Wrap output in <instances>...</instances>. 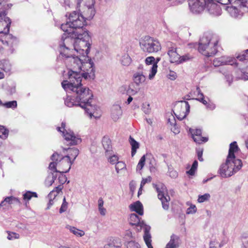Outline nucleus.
<instances>
[{"label":"nucleus","instance_id":"obj_1","mask_svg":"<svg viewBox=\"0 0 248 248\" xmlns=\"http://www.w3.org/2000/svg\"><path fill=\"white\" fill-rule=\"evenodd\" d=\"M68 79L62 82V86L68 93H72L71 96L67 95L64 100L65 105L68 107L79 106L85 110L92 118L95 110V107L92 105L93 94L89 88L81 84L82 73L72 67H68Z\"/></svg>","mask_w":248,"mask_h":248},{"label":"nucleus","instance_id":"obj_2","mask_svg":"<svg viewBox=\"0 0 248 248\" xmlns=\"http://www.w3.org/2000/svg\"><path fill=\"white\" fill-rule=\"evenodd\" d=\"M77 8L84 15L74 11L69 14L66 23L61 26L63 31H69L71 34L74 32H81V30H86L83 28L87 24L85 19H92L95 14V0H77Z\"/></svg>","mask_w":248,"mask_h":248},{"label":"nucleus","instance_id":"obj_3","mask_svg":"<svg viewBox=\"0 0 248 248\" xmlns=\"http://www.w3.org/2000/svg\"><path fill=\"white\" fill-rule=\"evenodd\" d=\"M67 67H72L74 70L82 71V77L86 79H93L95 77V70L93 63L91 60L88 59L86 62H83L81 56H76L65 61Z\"/></svg>","mask_w":248,"mask_h":248},{"label":"nucleus","instance_id":"obj_4","mask_svg":"<svg viewBox=\"0 0 248 248\" xmlns=\"http://www.w3.org/2000/svg\"><path fill=\"white\" fill-rule=\"evenodd\" d=\"M81 32H75L71 35L75 39L74 45V53L84 58L90 52L91 37L87 30H81Z\"/></svg>","mask_w":248,"mask_h":248},{"label":"nucleus","instance_id":"obj_5","mask_svg":"<svg viewBox=\"0 0 248 248\" xmlns=\"http://www.w3.org/2000/svg\"><path fill=\"white\" fill-rule=\"evenodd\" d=\"M219 37L211 32L205 33L199 43V51L206 57L214 56L217 52Z\"/></svg>","mask_w":248,"mask_h":248},{"label":"nucleus","instance_id":"obj_6","mask_svg":"<svg viewBox=\"0 0 248 248\" xmlns=\"http://www.w3.org/2000/svg\"><path fill=\"white\" fill-rule=\"evenodd\" d=\"M51 159L52 162L49 164V169L61 173L68 172L73 163V161L71 160L69 155L62 156L57 153H54L51 155Z\"/></svg>","mask_w":248,"mask_h":248},{"label":"nucleus","instance_id":"obj_7","mask_svg":"<svg viewBox=\"0 0 248 248\" xmlns=\"http://www.w3.org/2000/svg\"><path fill=\"white\" fill-rule=\"evenodd\" d=\"M64 32L60 44V54L65 57V62L71 58L75 57L76 55L74 53V49H73L75 41V38L71 36V33L69 31Z\"/></svg>","mask_w":248,"mask_h":248},{"label":"nucleus","instance_id":"obj_8","mask_svg":"<svg viewBox=\"0 0 248 248\" xmlns=\"http://www.w3.org/2000/svg\"><path fill=\"white\" fill-rule=\"evenodd\" d=\"M242 167V162L240 159L233 160L227 157L226 162L220 166L218 173L222 177H229L239 170Z\"/></svg>","mask_w":248,"mask_h":248},{"label":"nucleus","instance_id":"obj_9","mask_svg":"<svg viewBox=\"0 0 248 248\" xmlns=\"http://www.w3.org/2000/svg\"><path fill=\"white\" fill-rule=\"evenodd\" d=\"M141 49L148 54L156 53L161 50L162 47L159 40L150 36H145L140 40Z\"/></svg>","mask_w":248,"mask_h":248},{"label":"nucleus","instance_id":"obj_10","mask_svg":"<svg viewBox=\"0 0 248 248\" xmlns=\"http://www.w3.org/2000/svg\"><path fill=\"white\" fill-rule=\"evenodd\" d=\"M57 129L62 133V135L65 140V143L68 145H75L81 142V140L78 136H76L74 132L69 129H65V124L62 123L61 127H58Z\"/></svg>","mask_w":248,"mask_h":248},{"label":"nucleus","instance_id":"obj_11","mask_svg":"<svg viewBox=\"0 0 248 248\" xmlns=\"http://www.w3.org/2000/svg\"><path fill=\"white\" fill-rule=\"evenodd\" d=\"M153 186L158 193V199L161 201L162 208L165 210H168L169 208V202L170 199L168 194L166 187L161 183L157 185L153 184Z\"/></svg>","mask_w":248,"mask_h":248},{"label":"nucleus","instance_id":"obj_12","mask_svg":"<svg viewBox=\"0 0 248 248\" xmlns=\"http://www.w3.org/2000/svg\"><path fill=\"white\" fill-rule=\"evenodd\" d=\"M5 19V20L2 21V23H0V33H4L6 35L5 38L6 40L5 41V43L7 45L13 46L16 44L17 39L12 34H8L11 20L9 18Z\"/></svg>","mask_w":248,"mask_h":248},{"label":"nucleus","instance_id":"obj_13","mask_svg":"<svg viewBox=\"0 0 248 248\" xmlns=\"http://www.w3.org/2000/svg\"><path fill=\"white\" fill-rule=\"evenodd\" d=\"M189 109L190 106L187 102L181 101L176 103L173 111L178 120H182L189 113Z\"/></svg>","mask_w":248,"mask_h":248},{"label":"nucleus","instance_id":"obj_14","mask_svg":"<svg viewBox=\"0 0 248 248\" xmlns=\"http://www.w3.org/2000/svg\"><path fill=\"white\" fill-rule=\"evenodd\" d=\"M190 11L193 14L201 13L205 7V0H188Z\"/></svg>","mask_w":248,"mask_h":248},{"label":"nucleus","instance_id":"obj_15","mask_svg":"<svg viewBox=\"0 0 248 248\" xmlns=\"http://www.w3.org/2000/svg\"><path fill=\"white\" fill-rule=\"evenodd\" d=\"M217 2L213 0H205V7L208 12L214 16H219L221 14V9Z\"/></svg>","mask_w":248,"mask_h":248},{"label":"nucleus","instance_id":"obj_16","mask_svg":"<svg viewBox=\"0 0 248 248\" xmlns=\"http://www.w3.org/2000/svg\"><path fill=\"white\" fill-rule=\"evenodd\" d=\"M129 223L131 225L136 226L137 229L138 231H141L143 229L144 233H145V228L146 227H150L144 223L143 221L140 220V218L136 214H131L129 218Z\"/></svg>","mask_w":248,"mask_h":248},{"label":"nucleus","instance_id":"obj_17","mask_svg":"<svg viewBox=\"0 0 248 248\" xmlns=\"http://www.w3.org/2000/svg\"><path fill=\"white\" fill-rule=\"evenodd\" d=\"M168 45V54L170 57V61L171 63L178 64L180 62V56L177 51V47L175 44L170 43Z\"/></svg>","mask_w":248,"mask_h":248},{"label":"nucleus","instance_id":"obj_18","mask_svg":"<svg viewBox=\"0 0 248 248\" xmlns=\"http://www.w3.org/2000/svg\"><path fill=\"white\" fill-rule=\"evenodd\" d=\"M236 60L235 58H232L226 56H222L219 58H216L214 60L213 64L215 67H217L221 65L230 64L238 65L236 62Z\"/></svg>","mask_w":248,"mask_h":248},{"label":"nucleus","instance_id":"obj_19","mask_svg":"<svg viewBox=\"0 0 248 248\" xmlns=\"http://www.w3.org/2000/svg\"><path fill=\"white\" fill-rule=\"evenodd\" d=\"M237 6L238 5L233 4L226 7V11L232 17L240 18L243 15V13L238 9Z\"/></svg>","mask_w":248,"mask_h":248},{"label":"nucleus","instance_id":"obj_20","mask_svg":"<svg viewBox=\"0 0 248 248\" xmlns=\"http://www.w3.org/2000/svg\"><path fill=\"white\" fill-rule=\"evenodd\" d=\"M102 142L104 149L105 150V155H112L113 151L112 150L110 140L108 137H104L102 139Z\"/></svg>","mask_w":248,"mask_h":248},{"label":"nucleus","instance_id":"obj_21","mask_svg":"<svg viewBox=\"0 0 248 248\" xmlns=\"http://www.w3.org/2000/svg\"><path fill=\"white\" fill-rule=\"evenodd\" d=\"M122 115L121 107L119 105H114L111 108V118L114 121L118 120Z\"/></svg>","mask_w":248,"mask_h":248},{"label":"nucleus","instance_id":"obj_22","mask_svg":"<svg viewBox=\"0 0 248 248\" xmlns=\"http://www.w3.org/2000/svg\"><path fill=\"white\" fill-rule=\"evenodd\" d=\"M180 237L175 234H172L169 243L167 244L165 248H177L180 244Z\"/></svg>","mask_w":248,"mask_h":248},{"label":"nucleus","instance_id":"obj_23","mask_svg":"<svg viewBox=\"0 0 248 248\" xmlns=\"http://www.w3.org/2000/svg\"><path fill=\"white\" fill-rule=\"evenodd\" d=\"M131 211H135L139 215L143 214V207L142 203L140 201H137L129 206Z\"/></svg>","mask_w":248,"mask_h":248},{"label":"nucleus","instance_id":"obj_24","mask_svg":"<svg viewBox=\"0 0 248 248\" xmlns=\"http://www.w3.org/2000/svg\"><path fill=\"white\" fill-rule=\"evenodd\" d=\"M151 230L150 227H146L145 228V233H144V240L148 248H153L151 244V235L150 233Z\"/></svg>","mask_w":248,"mask_h":248},{"label":"nucleus","instance_id":"obj_25","mask_svg":"<svg viewBox=\"0 0 248 248\" xmlns=\"http://www.w3.org/2000/svg\"><path fill=\"white\" fill-rule=\"evenodd\" d=\"M145 79L146 78L142 73L136 72L133 75V80L137 85H140L144 82Z\"/></svg>","mask_w":248,"mask_h":248},{"label":"nucleus","instance_id":"obj_26","mask_svg":"<svg viewBox=\"0 0 248 248\" xmlns=\"http://www.w3.org/2000/svg\"><path fill=\"white\" fill-rule=\"evenodd\" d=\"M161 58L160 57H157L150 70V73L149 74V78L150 79H153L157 72V63L160 61Z\"/></svg>","mask_w":248,"mask_h":248},{"label":"nucleus","instance_id":"obj_27","mask_svg":"<svg viewBox=\"0 0 248 248\" xmlns=\"http://www.w3.org/2000/svg\"><path fill=\"white\" fill-rule=\"evenodd\" d=\"M238 149V146L236 141H234L231 143L230 145V149L229 151V154L227 157L233 160L236 159L235 158L234 152H235Z\"/></svg>","mask_w":248,"mask_h":248},{"label":"nucleus","instance_id":"obj_28","mask_svg":"<svg viewBox=\"0 0 248 248\" xmlns=\"http://www.w3.org/2000/svg\"><path fill=\"white\" fill-rule=\"evenodd\" d=\"M66 228L77 237H82L85 235V232L83 230L78 229L75 227L67 225Z\"/></svg>","mask_w":248,"mask_h":248},{"label":"nucleus","instance_id":"obj_29","mask_svg":"<svg viewBox=\"0 0 248 248\" xmlns=\"http://www.w3.org/2000/svg\"><path fill=\"white\" fill-rule=\"evenodd\" d=\"M12 68V65L8 60H3L0 62V69L6 73L9 72Z\"/></svg>","mask_w":248,"mask_h":248},{"label":"nucleus","instance_id":"obj_30","mask_svg":"<svg viewBox=\"0 0 248 248\" xmlns=\"http://www.w3.org/2000/svg\"><path fill=\"white\" fill-rule=\"evenodd\" d=\"M194 93L195 94H196V96L197 97L196 99L202 102L206 106L208 103L206 100L204 99V95L201 92V91L199 87H197L196 91L194 92Z\"/></svg>","mask_w":248,"mask_h":248},{"label":"nucleus","instance_id":"obj_31","mask_svg":"<svg viewBox=\"0 0 248 248\" xmlns=\"http://www.w3.org/2000/svg\"><path fill=\"white\" fill-rule=\"evenodd\" d=\"M129 141L132 147L131 155L133 156L135 155L137 150L139 148V143L131 136H130L129 137Z\"/></svg>","mask_w":248,"mask_h":248},{"label":"nucleus","instance_id":"obj_32","mask_svg":"<svg viewBox=\"0 0 248 248\" xmlns=\"http://www.w3.org/2000/svg\"><path fill=\"white\" fill-rule=\"evenodd\" d=\"M120 61L123 65L127 66L131 63L132 60L128 54L124 53L122 55Z\"/></svg>","mask_w":248,"mask_h":248},{"label":"nucleus","instance_id":"obj_33","mask_svg":"<svg viewBox=\"0 0 248 248\" xmlns=\"http://www.w3.org/2000/svg\"><path fill=\"white\" fill-rule=\"evenodd\" d=\"M67 151L68 154L67 155H69L71 159L73 158L72 161L74 162L79 154V150L76 148H69L67 149Z\"/></svg>","mask_w":248,"mask_h":248},{"label":"nucleus","instance_id":"obj_34","mask_svg":"<svg viewBox=\"0 0 248 248\" xmlns=\"http://www.w3.org/2000/svg\"><path fill=\"white\" fill-rule=\"evenodd\" d=\"M194 141L198 143L201 144L203 142H206L208 141V138L206 137H203L202 136V135L194 136V137H192Z\"/></svg>","mask_w":248,"mask_h":248},{"label":"nucleus","instance_id":"obj_35","mask_svg":"<svg viewBox=\"0 0 248 248\" xmlns=\"http://www.w3.org/2000/svg\"><path fill=\"white\" fill-rule=\"evenodd\" d=\"M57 195L54 194V191H51L49 194L48 195V198L49 199V202L48 203L47 207L46 209H49L51 206H52L54 204V200L55 199Z\"/></svg>","mask_w":248,"mask_h":248},{"label":"nucleus","instance_id":"obj_36","mask_svg":"<svg viewBox=\"0 0 248 248\" xmlns=\"http://www.w3.org/2000/svg\"><path fill=\"white\" fill-rule=\"evenodd\" d=\"M138 93V91L134 88L133 85H128L126 95L128 96H133L136 95Z\"/></svg>","mask_w":248,"mask_h":248},{"label":"nucleus","instance_id":"obj_37","mask_svg":"<svg viewBox=\"0 0 248 248\" xmlns=\"http://www.w3.org/2000/svg\"><path fill=\"white\" fill-rule=\"evenodd\" d=\"M0 105L6 108H15L17 107V102L16 101H9L6 102L5 103H2V104Z\"/></svg>","mask_w":248,"mask_h":248},{"label":"nucleus","instance_id":"obj_38","mask_svg":"<svg viewBox=\"0 0 248 248\" xmlns=\"http://www.w3.org/2000/svg\"><path fill=\"white\" fill-rule=\"evenodd\" d=\"M56 177L54 176L53 174L49 175L45 181V184L46 186H49L52 185L56 179Z\"/></svg>","mask_w":248,"mask_h":248},{"label":"nucleus","instance_id":"obj_39","mask_svg":"<svg viewBox=\"0 0 248 248\" xmlns=\"http://www.w3.org/2000/svg\"><path fill=\"white\" fill-rule=\"evenodd\" d=\"M33 197H37V194L35 192L27 191L23 194V199L25 200H30Z\"/></svg>","mask_w":248,"mask_h":248},{"label":"nucleus","instance_id":"obj_40","mask_svg":"<svg viewBox=\"0 0 248 248\" xmlns=\"http://www.w3.org/2000/svg\"><path fill=\"white\" fill-rule=\"evenodd\" d=\"M8 130L3 126L0 125V138L5 139L8 135Z\"/></svg>","mask_w":248,"mask_h":248},{"label":"nucleus","instance_id":"obj_41","mask_svg":"<svg viewBox=\"0 0 248 248\" xmlns=\"http://www.w3.org/2000/svg\"><path fill=\"white\" fill-rule=\"evenodd\" d=\"M108 157V162L111 164H116L118 162V157L113 154L111 155H106Z\"/></svg>","mask_w":248,"mask_h":248},{"label":"nucleus","instance_id":"obj_42","mask_svg":"<svg viewBox=\"0 0 248 248\" xmlns=\"http://www.w3.org/2000/svg\"><path fill=\"white\" fill-rule=\"evenodd\" d=\"M141 109L144 113L149 114L151 112L150 104L148 102H144L142 104Z\"/></svg>","mask_w":248,"mask_h":248},{"label":"nucleus","instance_id":"obj_43","mask_svg":"<svg viewBox=\"0 0 248 248\" xmlns=\"http://www.w3.org/2000/svg\"><path fill=\"white\" fill-rule=\"evenodd\" d=\"M210 195L208 193H205L202 195H199L198 199V202L200 203L209 200Z\"/></svg>","mask_w":248,"mask_h":248},{"label":"nucleus","instance_id":"obj_44","mask_svg":"<svg viewBox=\"0 0 248 248\" xmlns=\"http://www.w3.org/2000/svg\"><path fill=\"white\" fill-rule=\"evenodd\" d=\"M145 155H143L140 159L137 166V170H141L143 168L145 165Z\"/></svg>","mask_w":248,"mask_h":248},{"label":"nucleus","instance_id":"obj_45","mask_svg":"<svg viewBox=\"0 0 248 248\" xmlns=\"http://www.w3.org/2000/svg\"><path fill=\"white\" fill-rule=\"evenodd\" d=\"M125 167L126 165L124 162L123 161H118L115 165L116 171L117 173H119L120 170L125 169Z\"/></svg>","mask_w":248,"mask_h":248},{"label":"nucleus","instance_id":"obj_46","mask_svg":"<svg viewBox=\"0 0 248 248\" xmlns=\"http://www.w3.org/2000/svg\"><path fill=\"white\" fill-rule=\"evenodd\" d=\"M189 132L191 134L192 137L194 136L202 135V132L201 129L189 128Z\"/></svg>","mask_w":248,"mask_h":248},{"label":"nucleus","instance_id":"obj_47","mask_svg":"<svg viewBox=\"0 0 248 248\" xmlns=\"http://www.w3.org/2000/svg\"><path fill=\"white\" fill-rule=\"evenodd\" d=\"M237 59L240 61L248 60V49L246 50L242 55H238Z\"/></svg>","mask_w":248,"mask_h":248},{"label":"nucleus","instance_id":"obj_48","mask_svg":"<svg viewBox=\"0 0 248 248\" xmlns=\"http://www.w3.org/2000/svg\"><path fill=\"white\" fill-rule=\"evenodd\" d=\"M192 58V56H190L189 54H186L182 56H180V62H178V64L186 62Z\"/></svg>","mask_w":248,"mask_h":248},{"label":"nucleus","instance_id":"obj_49","mask_svg":"<svg viewBox=\"0 0 248 248\" xmlns=\"http://www.w3.org/2000/svg\"><path fill=\"white\" fill-rule=\"evenodd\" d=\"M155 58L153 56L147 57L145 60V63L146 65H154Z\"/></svg>","mask_w":248,"mask_h":248},{"label":"nucleus","instance_id":"obj_50","mask_svg":"<svg viewBox=\"0 0 248 248\" xmlns=\"http://www.w3.org/2000/svg\"><path fill=\"white\" fill-rule=\"evenodd\" d=\"M197 208L195 205L191 204L190 207H188L186 210L187 214H193L196 212Z\"/></svg>","mask_w":248,"mask_h":248},{"label":"nucleus","instance_id":"obj_51","mask_svg":"<svg viewBox=\"0 0 248 248\" xmlns=\"http://www.w3.org/2000/svg\"><path fill=\"white\" fill-rule=\"evenodd\" d=\"M6 90L10 94H13L16 92V86L14 84L8 85Z\"/></svg>","mask_w":248,"mask_h":248},{"label":"nucleus","instance_id":"obj_52","mask_svg":"<svg viewBox=\"0 0 248 248\" xmlns=\"http://www.w3.org/2000/svg\"><path fill=\"white\" fill-rule=\"evenodd\" d=\"M152 181V177L148 176L146 178H143L140 183V189L142 188V187L148 183H150Z\"/></svg>","mask_w":248,"mask_h":248},{"label":"nucleus","instance_id":"obj_53","mask_svg":"<svg viewBox=\"0 0 248 248\" xmlns=\"http://www.w3.org/2000/svg\"><path fill=\"white\" fill-rule=\"evenodd\" d=\"M19 238V235L15 232H9L7 236L9 240H12L13 239H18Z\"/></svg>","mask_w":248,"mask_h":248},{"label":"nucleus","instance_id":"obj_54","mask_svg":"<svg viewBox=\"0 0 248 248\" xmlns=\"http://www.w3.org/2000/svg\"><path fill=\"white\" fill-rule=\"evenodd\" d=\"M127 248H140L139 244L133 241L128 242Z\"/></svg>","mask_w":248,"mask_h":248},{"label":"nucleus","instance_id":"obj_55","mask_svg":"<svg viewBox=\"0 0 248 248\" xmlns=\"http://www.w3.org/2000/svg\"><path fill=\"white\" fill-rule=\"evenodd\" d=\"M127 88L128 85H123L119 87V92L123 94H125L126 95Z\"/></svg>","mask_w":248,"mask_h":248},{"label":"nucleus","instance_id":"obj_56","mask_svg":"<svg viewBox=\"0 0 248 248\" xmlns=\"http://www.w3.org/2000/svg\"><path fill=\"white\" fill-rule=\"evenodd\" d=\"M217 2L218 3L221 5H226L229 3L232 4V0H213Z\"/></svg>","mask_w":248,"mask_h":248},{"label":"nucleus","instance_id":"obj_57","mask_svg":"<svg viewBox=\"0 0 248 248\" xmlns=\"http://www.w3.org/2000/svg\"><path fill=\"white\" fill-rule=\"evenodd\" d=\"M241 72L242 75L240 78L245 80H248V67L247 68L245 71Z\"/></svg>","mask_w":248,"mask_h":248},{"label":"nucleus","instance_id":"obj_58","mask_svg":"<svg viewBox=\"0 0 248 248\" xmlns=\"http://www.w3.org/2000/svg\"><path fill=\"white\" fill-rule=\"evenodd\" d=\"M168 172L169 173L170 176L172 178H175L178 176V173L176 170H170Z\"/></svg>","mask_w":248,"mask_h":248},{"label":"nucleus","instance_id":"obj_59","mask_svg":"<svg viewBox=\"0 0 248 248\" xmlns=\"http://www.w3.org/2000/svg\"><path fill=\"white\" fill-rule=\"evenodd\" d=\"M242 238L244 247L248 248V235L246 236L244 235Z\"/></svg>","mask_w":248,"mask_h":248},{"label":"nucleus","instance_id":"obj_60","mask_svg":"<svg viewBox=\"0 0 248 248\" xmlns=\"http://www.w3.org/2000/svg\"><path fill=\"white\" fill-rule=\"evenodd\" d=\"M168 76L169 78L171 80H174L177 77V75L175 72L173 71H170Z\"/></svg>","mask_w":248,"mask_h":248},{"label":"nucleus","instance_id":"obj_61","mask_svg":"<svg viewBox=\"0 0 248 248\" xmlns=\"http://www.w3.org/2000/svg\"><path fill=\"white\" fill-rule=\"evenodd\" d=\"M68 203H62L60 209V213H62L67 210Z\"/></svg>","mask_w":248,"mask_h":248},{"label":"nucleus","instance_id":"obj_62","mask_svg":"<svg viewBox=\"0 0 248 248\" xmlns=\"http://www.w3.org/2000/svg\"><path fill=\"white\" fill-rule=\"evenodd\" d=\"M198 158L200 161H202L203 158L202 157L203 151L202 150H198L197 151Z\"/></svg>","mask_w":248,"mask_h":248},{"label":"nucleus","instance_id":"obj_63","mask_svg":"<svg viewBox=\"0 0 248 248\" xmlns=\"http://www.w3.org/2000/svg\"><path fill=\"white\" fill-rule=\"evenodd\" d=\"M6 16V14L5 13V12H1L0 11V23H2V21L5 20V18H9Z\"/></svg>","mask_w":248,"mask_h":248},{"label":"nucleus","instance_id":"obj_64","mask_svg":"<svg viewBox=\"0 0 248 248\" xmlns=\"http://www.w3.org/2000/svg\"><path fill=\"white\" fill-rule=\"evenodd\" d=\"M66 179H67V178H66V177L65 176V175H62V174L59 177V181H60V183L61 184H62H62H63L65 182H66Z\"/></svg>","mask_w":248,"mask_h":248}]
</instances>
